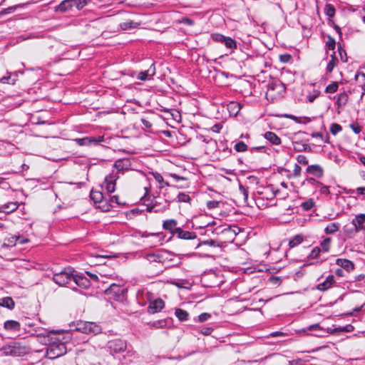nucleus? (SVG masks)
Instances as JSON below:
<instances>
[{
	"instance_id": "1",
	"label": "nucleus",
	"mask_w": 365,
	"mask_h": 365,
	"mask_svg": "<svg viewBox=\"0 0 365 365\" xmlns=\"http://www.w3.org/2000/svg\"><path fill=\"white\" fill-rule=\"evenodd\" d=\"M36 331L38 337H43L45 343L48 342L49 344L46 349V356L51 359H55L67 352V349L64 342H62L60 339H56V341L50 343L48 332L45 329Z\"/></svg>"
},
{
	"instance_id": "2",
	"label": "nucleus",
	"mask_w": 365,
	"mask_h": 365,
	"mask_svg": "<svg viewBox=\"0 0 365 365\" xmlns=\"http://www.w3.org/2000/svg\"><path fill=\"white\" fill-rule=\"evenodd\" d=\"M0 352L4 356H21L28 353V349L19 343L14 342L3 346Z\"/></svg>"
},
{
	"instance_id": "3",
	"label": "nucleus",
	"mask_w": 365,
	"mask_h": 365,
	"mask_svg": "<svg viewBox=\"0 0 365 365\" xmlns=\"http://www.w3.org/2000/svg\"><path fill=\"white\" fill-rule=\"evenodd\" d=\"M73 272L74 271L71 267L64 268L60 272L55 273L53 279L59 286H66L73 281Z\"/></svg>"
},
{
	"instance_id": "4",
	"label": "nucleus",
	"mask_w": 365,
	"mask_h": 365,
	"mask_svg": "<svg viewBox=\"0 0 365 365\" xmlns=\"http://www.w3.org/2000/svg\"><path fill=\"white\" fill-rule=\"evenodd\" d=\"M76 330L86 334L96 335L102 331V328L95 322H80L77 324Z\"/></svg>"
},
{
	"instance_id": "5",
	"label": "nucleus",
	"mask_w": 365,
	"mask_h": 365,
	"mask_svg": "<svg viewBox=\"0 0 365 365\" xmlns=\"http://www.w3.org/2000/svg\"><path fill=\"white\" fill-rule=\"evenodd\" d=\"M284 92V85L281 82H274L269 85L266 96L267 98H270L274 100L282 96Z\"/></svg>"
},
{
	"instance_id": "6",
	"label": "nucleus",
	"mask_w": 365,
	"mask_h": 365,
	"mask_svg": "<svg viewBox=\"0 0 365 365\" xmlns=\"http://www.w3.org/2000/svg\"><path fill=\"white\" fill-rule=\"evenodd\" d=\"M124 292V288L116 284H111L105 290L106 294L117 301L121 300L123 298Z\"/></svg>"
},
{
	"instance_id": "7",
	"label": "nucleus",
	"mask_w": 365,
	"mask_h": 365,
	"mask_svg": "<svg viewBox=\"0 0 365 365\" xmlns=\"http://www.w3.org/2000/svg\"><path fill=\"white\" fill-rule=\"evenodd\" d=\"M108 348L111 353H121L126 350L127 343L120 339H113L108 342Z\"/></svg>"
},
{
	"instance_id": "8",
	"label": "nucleus",
	"mask_w": 365,
	"mask_h": 365,
	"mask_svg": "<svg viewBox=\"0 0 365 365\" xmlns=\"http://www.w3.org/2000/svg\"><path fill=\"white\" fill-rule=\"evenodd\" d=\"M90 197L95 204H100L98 207L101 208L103 211L110 210V205H108L106 202L103 200V195L101 192L91 190Z\"/></svg>"
},
{
	"instance_id": "9",
	"label": "nucleus",
	"mask_w": 365,
	"mask_h": 365,
	"mask_svg": "<svg viewBox=\"0 0 365 365\" xmlns=\"http://www.w3.org/2000/svg\"><path fill=\"white\" fill-rule=\"evenodd\" d=\"M118 178V173H114V171L106 177L103 185L108 193H112L115 190V182Z\"/></svg>"
},
{
	"instance_id": "10",
	"label": "nucleus",
	"mask_w": 365,
	"mask_h": 365,
	"mask_svg": "<svg viewBox=\"0 0 365 365\" xmlns=\"http://www.w3.org/2000/svg\"><path fill=\"white\" fill-rule=\"evenodd\" d=\"M74 141L80 146H87L92 144L97 145L104 142L103 136L85 137L82 138H76Z\"/></svg>"
},
{
	"instance_id": "11",
	"label": "nucleus",
	"mask_w": 365,
	"mask_h": 365,
	"mask_svg": "<svg viewBox=\"0 0 365 365\" xmlns=\"http://www.w3.org/2000/svg\"><path fill=\"white\" fill-rule=\"evenodd\" d=\"M309 330L315 331L314 335L318 337L325 336L327 334H332L335 331H343L344 329L339 327L337 329L327 328V329H324L321 328L318 324H314L309 327Z\"/></svg>"
},
{
	"instance_id": "12",
	"label": "nucleus",
	"mask_w": 365,
	"mask_h": 365,
	"mask_svg": "<svg viewBox=\"0 0 365 365\" xmlns=\"http://www.w3.org/2000/svg\"><path fill=\"white\" fill-rule=\"evenodd\" d=\"M164 306L165 304L163 300L158 298L150 302L148 310L149 313L154 314L160 312L164 307Z\"/></svg>"
},
{
	"instance_id": "13",
	"label": "nucleus",
	"mask_w": 365,
	"mask_h": 365,
	"mask_svg": "<svg viewBox=\"0 0 365 365\" xmlns=\"http://www.w3.org/2000/svg\"><path fill=\"white\" fill-rule=\"evenodd\" d=\"M334 283H335L334 277V275L330 274V275L327 276V277L323 282L317 284V289L322 291V292H325V291L328 290L329 289H330Z\"/></svg>"
},
{
	"instance_id": "14",
	"label": "nucleus",
	"mask_w": 365,
	"mask_h": 365,
	"mask_svg": "<svg viewBox=\"0 0 365 365\" xmlns=\"http://www.w3.org/2000/svg\"><path fill=\"white\" fill-rule=\"evenodd\" d=\"M178 222L174 219L166 220L163 223V228L165 230L168 231L172 235H175L177 232V229L179 227H177Z\"/></svg>"
},
{
	"instance_id": "15",
	"label": "nucleus",
	"mask_w": 365,
	"mask_h": 365,
	"mask_svg": "<svg viewBox=\"0 0 365 365\" xmlns=\"http://www.w3.org/2000/svg\"><path fill=\"white\" fill-rule=\"evenodd\" d=\"M175 235L178 238L182 240H195V242L197 240V235L195 232L183 230L180 227L177 229Z\"/></svg>"
},
{
	"instance_id": "16",
	"label": "nucleus",
	"mask_w": 365,
	"mask_h": 365,
	"mask_svg": "<svg viewBox=\"0 0 365 365\" xmlns=\"http://www.w3.org/2000/svg\"><path fill=\"white\" fill-rule=\"evenodd\" d=\"M130 166V163L128 159H119L114 163L113 167L116 169L115 173L128 170Z\"/></svg>"
},
{
	"instance_id": "17",
	"label": "nucleus",
	"mask_w": 365,
	"mask_h": 365,
	"mask_svg": "<svg viewBox=\"0 0 365 365\" xmlns=\"http://www.w3.org/2000/svg\"><path fill=\"white\" fill-rule=\"evenodd\" d=\"M351 224L354 225L359 231H365V214L361 213L356 215L352 220Z\"/></svg>"
},
{
	"instance_id": "18",
	"label": "nucleus",
	"mask_w": 365,
	"mask_h": 365,
	"mask_svg": "<svg viewBox=\"0 0 365 365\" xmlns=\"http://www.w3.org/2000/svg\"><path fill=\"white\" fill-rule=\"evenodd\" d=\"M359 232V230L353 224L346 225L343 227V233L348 239L354 238Z\"/></svg>"
},
{
	"instance_id": "19",
	"label": "nucleus",
	"mask_w": 365,
	"mask_h": 365,
	"mask_svg": "<svg viewBox=\"0 0 365 365\" xmlns=\"http://www.w3.org/2000/svg\"><path fill=\"white\" fill-rule=\"evenodd\" d=\"M155 67L154 66V63H153L147 71H140L138 73L137 78L140 81H147V80L150 79V77L153 76L155 75Z\"/></svg>"
},
{
	"instance_id": "20",
	"label": "nucleus",
	"mask_w": 365,
	"mask_h": 365,
	"mask_svg": "<svg viewBox=\"0 0 365 365\" xmlns=\"http://www.w3.org/2000/svg\"><path fill=\"white\" fill-rule=\"evenodd\" d=\"M307 172L317 178H321L324 175V170L319 165H312L307 168Z\"/></svg>"
},
{
	"instance_id": "21",
	"label": "nucleus",
	"mask_w": 365,
	"mask_h": 365,
	"mask_svg": "<svg viewBox=\"0 0 365 365\" xmlns=\"http://www.w3.org/2000/svg\"><path fill=\"white\" fill-rule=\"evenodd\" d=\"M72 282H73L77 286L83 288L88 287L90 285V282L86 277L75 274H73Z\"/></svg>"
},
{
	"instance_id": "22",
	"label": "nucleus",
	"mask_w": 365,
	"mask_h": 365,
	"mask_svg": "<svg viewBox=\"0 0 365 365\" xmlns=\"http://www.w3.org/2000/svg\"><path fill=\"white\" fill-rule=\"evenodd\" d=\"M264 138L272 145H279L282 143L280 138L274 132L267 131L264 133Z\"/></svg>"
},
{
	"instance_id": "23",
	"label": "nucleus",
	"mask_w": 365,
	"mask_h": 365,
	"mask_svg": "<svg viewBox=\"0 0 365 365\" xmlns=\"http://www.w3.org/2000/svg\"><path fill=\"white\" fill-rule=\"evenodd\" d=\"M336 264L341 268L346 269L347 272H350L354 268V263L346 259H337L336 260Z\"/></svg>"
},
{
	"instance_id": "24",
	"label": "nucleus",
	"mask_w": 365,
	"mask_h": 365,
	"mask_svg": "<svg viewBox=\"0 0 365 365\" xmlns=\"http://www.w3.org/2000/svg\"><path fill=\"white\" fill-rule=\"evenodd\" d=\"M4 328L7 331H20V323L15 320H7L4 324Z\"/></svg>"
},
{
	"instance_id": "25",
	"label": "nucleus",
	"mask_w": 365,
	"mask_h": 365,
	"mask_svg": "<svg viewBox=\"0 0 365 365\" xmlns=\"http://www.w3.org/2000/svg\"><path fill=\"white\" fill-rule=\"evenodd\" d=\"M72 1V0L63 1L59 5H58L56 7L55 11L63 13L70 10L73 6Z\"/></svg>"
},
{
	"instance_id": "26",
	"label": "nucleus",
	"mask_w": 365,
	"mask_h": 365,
	"mask_svg": "<svg viewBox=\"0 0 365 365\" xmlns=\"http://www.w3.org/2000/svg\"><path fill=\"white\" fill-rule=\"evenodd\" d=\"M18 207L19 205L17 202H10L0 207V212L10 213L16 210Z\"/></svg>"
},
{
	"instance_id": "27",
	"label": "nucleus",
	"mask_w": 365,
	"mask_h": 365,
	"mask_svg": "<svg viewBox=\"0 0 365 365\" xmlns=\"http://www.w3.org/2000/svg\"><path fill=\"white\" fill-rule=\"evenodd\" d=\"M340 229V223L339 222H331L327 225L324 228V233L326 235H333L338 232Z\"/></svg>"
},
{
	"instance_id": "28",
	"label": "nucleus",
	"mask_w": 365,
	"mask_h": 365,
	"mask_svg": "<svg viewBox=\"0 0 365 365\" xmlns=\"http://www.w3.org/2000/svg\"><path fill=\"white\" fill-rule=\"evenodd\" d=\"M292 144L293 149L297 152H302L311 150L310 146L307 143H304L302 141H294L293 142Z\"/></svg>"
},
{
	"instance_id": "29",
	"label": "nucleus",
	"mask_w": 365,
	"mask_h": 365,
	"mask_svg": "<svg viewBox=\"0 0 365 365\" xmlns=\"http://www.w3.org/2000/svg\"><path fill=\"white\" fill-rule=\"evenodd\" d=\"M348 100L349 96L345 92L339 93L336 101L337 108H341V107L344 106L347 103Z\"/></svg>"
},
{
	"instance_id": "30",
	"label": "nucleus",
	"mask_w": 365,
	"mask_h": 365,
	"mask_svg": "<svg viewBox=\"0 0 365 365\" xmlns=\"http://www.w3.org/2000/svg\"><path fill=\"white\" fill-rule=\"evenodd\" d=\"M14 305V302L11 297H6L0 299L1 307L8 308L9 309H13Z\"/></svg>"
},
{
	"instance_id": "31",
	"label": "nucleus",
	"mask_w": 365,
	"mask_h": 365,
	"mask_svg": "<svg viewBox=\"0 0 365 365\" xmlns=\"http://www.w3.org/2000/svg\"><path fill=\"white\" fill-rule=\"evenodd\" d=\"M20 239L19 236L16 235H11L9 237H6L2 245V247H14L16 245V242Z\"/></svg>"
},
{
	"instance_id": "32",
	"label": "nucleus",
	"mask_w": 365,
	"mask_h": 365,
	"mask_svg": "<svg viewBox=\"0 0 365 365\" xmlns=\"http://www.w3.org/2000/svg\"><path fill=\"white\" fill-rule=\"evenodd\" d=\"M173 189H174V187H172L171 189H166L163 194L165 197V205L163 206V210L168 209L170 202L173 200V196L170 195Z\"/></svg>"
},
{
	"instance_id": "33",
	"label": "nucleus",
	"mask_w": 365,
	"mask_h": 365,
	"mask_svg": "<svg viewBox=\"0 0 365 365\" xmlns=\"http://www.w3.org/2000/svg\"><path fill=\"white\" fill-rule=\"evenodd\" d=\"M139 26V24L135 22L132 20H129L125 22H123L120 24V27L122 30H128L130 29L137 28Z\"/></svg>"
},
{
	"instance_id": "34",
	"label": "nucleus",
	"mask_w": 365,
	"mask_h": 365,
	"mask_svg": "<svg viewBox=\"0 0 365 365\" xmlns=\"http://www.w3.org/2000/svg\"><path fill=\"white\" fill-rule=\"evenodd\" d=\"M175 314L180 321L183 322L188 319L189 314L182 309H176Z\"/></svg>"
},
{
	"instance_id": "35",
	"label": "nucleus",
	"mask_w": 365,
	"mask_h": 365,
	"mask_svg": "<svg viewBox=\"0 0 365 365\" xmlns=\"http://www.w3.org/2000/svg\"><path fill=\"white\" fill-rule=\"evenodd\" d=\"M201 245H210V246H212V247L218 246V245L217 244V242L213 240H205L202 242H199V240H197L196 242H193V247L195 249L200 247Z\"/></svg>"
},
{
	"instance_id": "36",
	"label": "nucleus",
	"mask_w": 365,
	"mask_h": 365,
	"mask_svg": "<svg viewBox=\"0 0 365 365\" xmlns=\"http://www.w3.org/2000/svg\"><path fill=\"white\" fill-rule=\"evenodd\" d=\"M227 109L231 114L237 115L240 110V105L237 102H230L227 105Z\"/></svg>"
},
{
	"instance_id": "37",
	"label": "nucleus",
	"mask_w": 365,
	"mask_h": 365,
	"mask_svg": "<svg viewBox=\"0 0 365 365\" xmlns=\"http://www.w3.org/2000/svg\"><path fill=\"white\" fill-rule=\"evenodd\" d=\"M338 63V59L334 53L332 55H331V60L329 61V63L327 65V71L328 73H331L334 68Z\"/></svg>"
},
{
	"instance_id": "38",
	"label": "nucleus",
	"mask_w": 365,
	"mask_h": 365,
	"mask_svg": "<svg viewBox=\"0 0 365 365\" xmlns=\"http://www.w3.org/2000/svg\"><path fill=\"white\" fill-rule=\"evenodd\" d=\"M146 258L150 262H163V256L160 254H148Z\"/></svg>"
},
{
	"instance_id": "39",
	"label": "nucleus",
	"mask_w": 365,
	"mask_h": 365,
	"mask_svg": "<svg viewBox=\"0 0 365 365\" xmlns=\"http://www.w3.org/2000/svg\"><path fill=\"white\" fill-rule=\"evenodd\" d=\"M223 43L227 48H230L232 51L237 48V43L231 37L226 36L225 41H223Z\"/></svg>"
},
{
	"instance_id": "40",
	"label": "nucleus",
	"mask_w": 365,
	"mask_h": 365,
	"mask_svg": "<svg viewBox=\"0 0 365 365\" xmlns=\"http://www.w3.org/2000/svg\"><path fill=\"white\" fill-rule=\"evenodd\" d=\"M303 242V237L300 235H295L293 238H292L289 242V245L290 247H294L301 244Z\"/></svg>"
},
{
	"instance_id": "41",
	"label": "nucleus",
	"mask_w": 365,
	"mask_h": 365,
	"mask_svg": "<svg viewBox=\"0 0 365 365\" xmlns=\"http://www.w3.org/2000/svg\"><path fill=\"white\" fill-rule=\"evenodd\" d=\"M338 88V83L336 81H333L326 87L325 92L327 93H334L337 91Z\"/></svg>"
},
{
	"instance_id": "42",
	"label": "nucleus",
	"mask_w": 365,
	"mask_h": 365,
	"mask_svg": "<svg viewBox=\"0 0 365 365\" xmlns=\"http://www.w3.org/2000/svg\"><path fill=\"white\" fill-rule=\"evenodd\" d=\"M321 94L319 90H314L312 92L309 93L307 96V99L309 103H313Z\"/></svg>"
},
{
	"instance_id": "43",
	"label": "nucleus",
	"mask_w": 365,
	"mask_h": 365,
	"mask_svg": "<svg viewBox=\"0 0 365 365\" xmlns=\"http://www.w3.org/2000/svg\"><path fill=\"white\" fill-rule=\"evenodd\" d=\"M331 239L330 237H326L321 242V247L322 250L327 252L329 251Z\"/></svg>"
},
{
	"instance_id": "44",
	"label": "nucleus",
	"mask_w": 365,
	"mask_h": 365,
	"mask_svg": "<svg viewBox=\"0 0 365 365\" xmlns=\"http://www.w3.org/2000/svg\"><path fill=\"white\" fill-rule=\"evenodd\" d=\"M324 13L329 17H333L335 15V9L333 5L327 4L324 7Z\"/></svg>"
},
{
	"instance_id": "45",
	"label": "nucleus",
	"mask_w": 365,
	"mask_h": 365,
	"mask_svg": "<svg viewBox=\"0 0 365 365\" xmlns=\"http://www.w3.org/2000/svg\"><path fill=\"white\" fill-rule=\"evenodd\" d=\"M73 6H76L78 10L82 9L86 5L88 4L91 0H72Z\"/></svg>"
},
{
	"instance_id": "46",
	"label": "nucleus",
	"mask_w": 365,
	"mask_h": 365,
	"mask_svg": "<svg viewBox=\"0 0 365 365\" xmlns=\"http://www.w3.org/2000/svg\"><path fill=\"white\" fill-rule=\"evenodd\" d=\"M329 130L333 135H336L342 130V127L339 124L334 123L331 124Z\"/></svg>"
},
{
	"instance_id": "47",
	"label": "nucleus",
	"mask_w": 365,
	"mask_h": 365,
	"mask_svg": "<svg viewBox=\"0 0 365 365\" xmlns=\"http://www.w3.org/2000/svg\"><path fill=\"white\" fill-rule=\"evenodd\" d=\"M177 199L180 202H190L191 200L190 195L185 192H179L177 195Z\"/></svg>"
},
{
	"instance_id": "48",
	"label": "nucleus",
	"mask_w": 365,
	"mask_h": 365,
	"mask_svg": "<svg viewBox=\"0 0 365 365\" xmlns=\"http://www.w3.org/2000/svg\"><path fill=\"white\" fill-rule=\"evenodd\" d=\"M314 206V202L312 199H309L301 204V207L306 211L310 210Z\"/></svg>"
},
{
	"instance_id": "49",
	"label": "nucleus",
	"mask_w": 365,
	"mask_h": 365,
	"mask_svg": "<svg viewBox=\"0 0 365 365\" xmlns=\"http://www.w3.org/2000/svg\"><path fill=\"white\" fill-rule=\"evenodd\" d=\"M235 149L237 152H245L247 150V145L244 142L240 141L235 144Z\"/></svg>"
},
{
	"instance_id": "50",
	"label": "nucleus",
	"mask_w": 365,
	"mask_h": 365,
	"mask_svg": "<svg viewBox=\"0 0 365 365\" xmlns=\"http://www.w3.org/2000/svg\"><path fill=\"white\" fill-rule=\"evenodd\" d=\"M320 252H321V249L319 247H315L312 250L310 254L308 255V258L316 259V258H317L319 256Z\"/></svg>"
},
{
	"instance_id": "51",
	"label": "nucleus",
	"mask_w": 365,
	"mask_h": 365,
	"mask_svg": "<svg viewBox=\"0 0 365 365\" xmlns=\"http://www.w3.org/2000/svg\"><path fill=\"white\" fill-rule=\"evenodd\" d=\"M157 203L158 202L156 201L155 203H153V205H148V207H147V210L148 212H162V211H164L165 210H163V207H160V208H156L157 207Z\"/></svg>"
},
{
	"instance_id": "52",
	"label": "nucleus",
	"mask_w": 365,
	"mask_h": 365,
	"mask_svg": "<svg viewBox=\"0 0 365 365\" xmlns=\"http://www.w3.org/2000/svg\"><path fill=\"white\" fill-rule=\"evenodd\" d=\"M225 38H226V36H225L220 34H214L212 36V38L213 41H215L216 42H220V43H223Z\"/></svg>"
},
{
	"instance_id": "53",
	"label": "nucleus",
	"mask_w": 365,
	"mask_h": 365,
	"mask_svg": "<svg viewBox=\"0 0 365 365\" xmlns=\"http://www.w3.org/2000/svg\"><path fill=\"white\" fill-rule=\"evenodd\" d=\"M326 45L329 48V49L334 50L336 46L335 40L332 37L329 36L328 40L326 42Z\"/></svg>"
},
{
	"instance_id": "54",
	"label": "nucleus",
	"mask_w": 365,
	"mask_h": 365,
	"mask_svg": "<svg viewBox=\"0 0 365 365\" xmlns=\"http://www.w3.org/2000/svg\"><path fill=\"white\" fill-rule=\"evenodd\" d=\"M349 127L356 134H359L361 131V127L357 123L350 124Z\"/></svg>"
},
{
	"instance_id": "55",
	"label": "nucleus",
	"mask_w": 365,
	"mask_h": 365,
	"mask_svg": "<svg viewBox=\"0 0 365 365\" xmlns=\"http://www.w3.org/2000/svg\"><path fill=\"white\" fill-rule=\"evenodd\" d=\"M165 325H166V322L165 320L155 321V322H153V324H152V327L158 328V329L163 328V327H165Z\"/></svg>"
},
{
	"instance_id": "56",
	"label": "nucleus",
	"mask_w": 365,
	"mask_h": 365,
	"mask_svg": "<svg viewBox=\"0 0 365 365\" xmlns=\"http://www.w3.org/2000/svg\"><path fill=\"white\" fill-rule=\"evenodd\" d=\"M297 160L299 163L302 165H307L308 164V160L305 155H299L297 157Z\"/></svg>"
},
{
	"instance_id": "57",
	"label": "nucleus",
	"mask_w": 365,
	"mask_h": 365,
	"mask_svg": "<svg viewBox=\"0 0 365 365\" xmlns=\"http://www.w3.org/2000/svg\"><path fill=\"white\" fill-rule=\"evenodd\" d=\"M220 202L216 200H210L207 202V207L208 209H214L219 206Z\"/></svg>"
},
{
	"instance_id": "58",
	"label": "nucleus",
	"mask_w": 365,
	"mask_h": 365,
	"mask_svg": "<svg viewBox=\"0 0 365 365\" xmlns=\"http://www.w3.org/2000/svg\"><path fill=\"white\" fill-rule=\"evenodd\" d=\"M301 171H302L301 167L299 165L295 164L294 167L293 173H292L293 176L294 177H299V176H300Z\"/></svg>"
},
{
	"instance_id": "59",
	"label": "nucleus",
	"mask_w": 365,
	"mask_h": 365,
	"mask_svg": "<svg viewBox=\"0 0 365 365\" xmlns=\"http://www.w3.org/2000/svg\"><path fill=\"white\" fill-rule=\"evenodd\" d=\"M239 190H240V192L243 195L245 200H247V198H248L247 189L245 187H244L243 185H240Z\"/></svg>"
},
{
	"instance_id": "60",
	"label": "nucleus",
	"mask_w": 365,
	"mask_h": 365,
	"mask_svg": "<svg viewBox=\"0 0 365 365\" xmlns=\"http://www.w3.org/2000/svg\"><path fill=\"white\" fill-rule=\"evenodd\" d=\"M210 317H211L210 314L208 313H202L199 315L198 319H199L200 322H203L207 321L208 319H210Z\"/></svg>"
},
{
	"instance_id": "61",
	"label": "nucleus",
	"mask_w": 365,
	"mask_h": 365,
	"mask_svg": "<svg viewBox=\"0 0 365 365\" xmlns=\"http://www.w3.org/2000/svg\"><path fill=\"white\" fill-rule=\"evenodd\" d=\"M306 181L314 186L321 185V182L312 178H307Z\"/></svg>"
},
{
	"instance_id": "62",
	"label": "nucleus",
	"mask_w": 365,
	"mask_h": 365,
	"mask_svg": "<svg viewBox=\"0 0 365 365\" xmlns=\"http://www.w3.org/2000/svg\"><path fill=\"white\" fill-rule=\"evenodd\" d=\"M321 187H320V192L322 194H325V195H328L329 193V187L328 186H325V185H322V184L321 183V185H319Z\"/></svg>"
},
{
	"instance_id": "63",
	"label": "nucleus",
	"mask_w": 365,
	"mask_h": 365,
	"mask_svg": "<svg viewBox=\"0 0 365 365\" xmlns=\"http://www.w3.org/2000/svg\"><path fill=\"white\" fill-rule=\"evenodd\" d=\"M212 331V329L210 327H205L201 330V333L204 335H210Z\"/></svg>"
},
{
	"instance_id": "64",
	"label": "nucleus",
	"mask_w": 365,
	"mask_h": 365,
	"mask_svg": "<svg viewBox=\"0 0 365 365\" xmlns=\"http://www.w3.org/2000/svg\"><path fill=\"white\" fill-rule=\"evenodd\" d=\"M222 125L217 123V124L214 125L212 127V130L215 133H219L220 131V130L222 129Z\"/></svg>"
}]
</instances>
